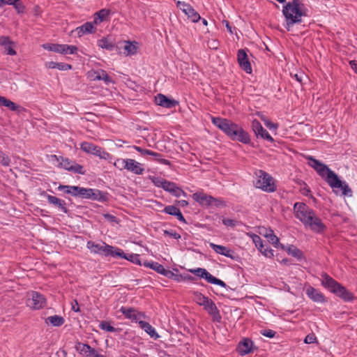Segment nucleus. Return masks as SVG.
<instances>
[{
	"label": "nucleus",
	"instance_id": "obj_1",
	"mask_svg": "<svg viewBox=\"0 0 357 357\" xmlns=\"http://www.w3.org/2000/svg\"><path fill=\"white\" fill-rule=\"evenodd\" d=\"M294 211L296 218L314 232L321 234L326 230V226L315 214L314 211L306 204L296 202L294 205Z\"/></svg>",
	"mask_w": 357,
	"mask_h": 357
},
{
	"label": "nucleus",
	"instance_id": "obj_2",
	"mask_svg": "<svg viewBox=\"0 0 357 357\" xmlns=\"http://www.w3.org/2000/svg\"><path fill=\"white\" fill-rule=\"evenodd\" d=\"M212 123L231 140L245 144H250V138L248 132L231 120L221 117H212Z\"/></svg>",
	"mask_w": 357,
	"mask_h": 357
},
{
	"label": "nucleus",
	"instance_id": "obj_3",
	"mask_svg": "<svg viewBox=\"0 0 357 357\" xmlns=\"http://www.w3.org/2000/svg\"><path fill=\"white\" fill-rule=\"evenodd\" d=\"M282 13L286 20L285 27L287 31H289L294 24L301 23V17L307 15L304 5L301 3L300 0H293L287 3L283 6Z\"/></svg>",
	"mask_w": 357,
	"mask_h": 357
},
{
	"label": "nucleus",
	"instance_id": "obj_4",
	"mask_svg": "<svg viewBox=\"0 0 357 357\" xmlns=\"http://www.w3.org/2000/svg\"><path fill=\"white\" fill-rule=\"evenodd\" d=\"M321 276V284L331 292L333 293L345 302H351L355 300L356 297L351 291H349L326 273H322Z\"/></svg>",
	"mask_w": 357,
	"mask_h": 357
},
{
	"label": "nucleus",
	"instance_id": "obj_5",
	"mask_svg": "<svg viewBox=\"0 0 357 357\" xmlns=\"http://www.w3.org/2000/svg\"><path fill=\"white\" fill-rule=\"evenodd\" d=\"M308 165L328 183L330 186L339 187L340 179L338 176L328 166L312 156L307 158Z\"/></svg>",
	"mask_w": 357,
	"mask_h": 357
},
{
	"label": "nucleus",
	"instance_id": "obj_6",
	"mask_svg": "<svg viewBox=\"0 0 357 357\" xmlns=\"http://www.w3.org/2000/svg\"><path fill=\"white\" fill-rule=\"evenodd\" d=\"M257 179L255 183V185L257 188H260L264 191L273 192L276 190V185L274 183L273 177L263 170H259L256 173Z\"/></svg>",
	"mask_w": 357,
	"mask_h": 357
},
{
	"label": "nucleus",
	"instance_id": "obj_7",
	"mask_svg": "<svg viewBox=\"0 0 357 357\" xmlns=\"http://www.w3.org/2000/svg\"><path fill=\"white\" fill-rule=\"evenodd\" d=\"M80 149L86 153L93 154L101 159L108 160L111 155L105 151L102 147L97 146L91 142H83L80 144Z\"/></svg>",
	"mask_w": 357,
	"mask_h": 357
},
{
	"label": "nucleus",
	"instance_id": "obj_8",
	"mask_svg": "<svg viewBox=\"0 0 357 357\" xmlns=\"http://www.w3.org/2000/svg\"><path fill=\"white\" fill-rule=\"evenodd\" d=\"M26 306L34 310H38L45 307V297L38 291H33L26 301Z\"/></svg>",
	"mask_w": 357,
	"mask_h": 357
},
{
	"label": "nucleus",
	"instance_id": "obj_9",
	"mask_svg": "<svg viewBox=\"0 0 357 357\" xmlns=\"http://www.w3.org/2000/svg\"><path fill=\"white\" fill-rule=\"evenodd\" d=\"M190 272L194 273L195 275L205 279L208 283L216 284L222 287H226L227 284L222 280L214 277L208 271L203 268H197L196 269H190Z\"/></svg>",
	"mask_w": 357,
	"mask_h": 357
},
{
	"label": "nucleus",
	"instance_id": "obj_10",
	"mask_svg": "<svg viewBox=\"0 0 357 357\" xmlns=\"http://www.w3.org/2000/svg\"><path fill=\"white\" fill-rule=\"evenodd\" d=\"M59 158L60 159H58V160L60 161V166L66 170L82 175L85 174L86 172L82 165L77 164L68 158H65L61 156H60Z\"/></svg>",
	"mask_w": 357,
	"mask_h": 357
},
{
	"label": "nucleus",
	"instance_id": "obj_11",
	"mask_svg": "<svg viewBox=\"0 0 357 357\" xmlns=\"http://www.w3.org/2000/svg\"><path fill=\"white\" fill-rule=\"evenodd\" d=\"M86 247L89 249L92 252L96 254H99L105 257L109 256V254H112L111 250L112 249V246L103 243L102 245L99 243H96L93 241H89L86 243Z\"/></svg>",
	"mask_w": 357,
	"mask_h": 357
},
{
	"label": "nucleus",
	"instance_id": "obj_12",
	"mask_svg": "<svg viewBox=\"0 0 357 357\" xmlns=\"http://www.w3.org/2000/svg\"><path fill=\"white\" fill-rule=\"evenodd\" d=\"M258 347L254 344L253 341L248 337L243 338L238 344L236 351L239 355L243 356L257 350Z\"/></svg>",
	"mask_w": 357,
	"mask_h": 357
},
{
	"label": "nucleus",
	"instance_id": "obj_13",
	"mask_svg": "<svg viewBox=\"0 0 357 357\" xmlns=\"http://www.w3.org/2000/svg\"><path fill=\"white\" fill-rule=\"evenodd\" d=\"M237 61L240 68L245 73L251 74L252 72L251 63L249 61L246 50L240 49L237 52Z\"/></svg>",
	"mask_w": 357,
	"mask_h": 357
},
{
	"label": "nucleus",
	"instance_id": "obj_14",
	"mask_svg": "<svg viewBox=\"0 0 357 357\" xmlns=\"http://www.w3.org/2000/svg\"><path fill=\"white\" fill-rule=\"evenodd\" d=\"M75 349L81 355L86 357H105V356L98 354L95 349L91 347L87 344L79 342H77Z\"/></svg>",
	"mask_w": 357,
	"mask_h": 357
},
{
	"label": "nucleus",
	"instance_id": "obj_15",
	"mask_svg": "<svg viewBox=\"0 0 357 357\" xmlns=\"http://www.w3.org/2000/svg\"><path fill=\"white\" fill-rule=\"evenodd\" d=\"M252 128L257 137H261L271 142H274L273 138L271 136L268 131L263 128L262 125L257 119L252 121Z\"/></svg>",
	"mask_w": 357,
	"mask_h": 357
},
{
	"label": "nucleus",
	"instance_id": "obj_16",
	"mask_svg": "<svg viewBox=\"0 0 357 357\" xmlns=\"http://www.w3.org/2000/svg\"><path fill=\"white\" fill-rule=\"evenodd\" d=\"M41 196H43L47 198V202L50 204H52L55 207H57L64 213H68L69 211L66 207V203L63 199H59L56 197L47 195L45 191H43L40 193Z\"/></svg>",
	"mask_w": 357,
	"mask_h": 357
},
{
	"label": "nucleus",
	"instance_id": "obj_17",
	"mask_svg": "<svg viewBox=\"0 0 357 357\" xmlns=\"http://www.w3.org/2000/svg\"><path fill=\"white\" fill-rule=\"evenodd\" d=\"M177 6L182 10L192 22H197L201 19L199 14L190 4L178 1Z\"/></svg>",
	"mask_w": 357,
	"mask_h": 357
},
{
	"label": "nucleus",
	"instance_id": "obj_18",
	"mask_svg": "<svg viewBox=\"0 0 357 357\" xmlns=\"http://www.w3.org/2000/svg\"><path fill=\"white\" fill-rule=\"evenodd\" d=\"M119 311L124 315L126 319H130L132 321L137 322L141 318H144L145 314L139 312L134 307H127L122 306Z\"/></svg>",
	"mask_w": 357,
	"mask_h": 357
},
{
	"label": "nucleus",
	"instance_id": "obj_19",
	"mask_svg": "<svg viewBox=\"0 0 357 357\" xmlns=\"http://www.w3.org/2000/svg\"><path fill=\"white\" fill-rule=\"evenodd\" d=\"M204 309L211 317L212 320L214 322L220 323L221 321L222 317L220 315V311L218 309L215 303L211 299H210L209 302H208L204 306Z\"/></svg>",
	"mask_w": 357,
	"mask_h": 357
},
{
	"label": "nucleus",
	"instance_id": "obj_20",
	"mask_svg": "<svg viewBox=\"0 0 357 357\" xmlns=\"http://www.w3.org/2000/svg\"><path fill=\"white\" fill-rule=\"evenodd\" d=\"M155 101L157 105L168 109L175 107L177 105H178V101L172 98H169L165 95L162 93H158L155 97Z\"/></svg>",
	"mask_w": 357,
	"mask_h": 357
},
{
	"label": "nucleus",
	"instance_id": "obj_21",
	"mask_svg": "<svg viewBox=\"0 0 357 357\" xmlns=\"http://www.w3.org/2000/svg\"><path fill=\"white\" fill-rule=\"evenodd\" d=\"M210 247L218 254L227 257L234 260L238 258V256L235 253V252L226 246L216 245L215 243H211L210 244Z\"/></svg>",
	"mask_w": 357,
	"mask_h": 357
},
{
	"label": "nucleus",
	"instance_id": "obj_22",
	"mask_svg": "<svg viewBox=\"0 0 357 357\" xmlns=\"http://www.w3.org/2000/svg\"><path fill=\"white\" fill-rule=\"evenodd\" d=\"M253 241L257 248V249L266 257L271 258L274 256L273 250L267 245L266 248L263 244V241L260 236L255 234L253 237Z\"/></svg>",
	"mask_w": 357,
	"mask_h": 357
},
{
	"label": "nucleus",
	"instance_id": "obj_23",
	"mask_svg": "<svg viewBox=\"0 0 357 357\" xmlns=\"http://www.w3.org/2000/svg\"><path fill=\"white\" fill-rule=\"evenodd\" d=\"M0 106L6 107L11 111L17 112L18 114L26 112V109L24 107L15 104L14 102L4 96H0Z\"/></svg>",
	"mask_w": 357,
	"mask_h": 357
},
{
	"label": "nucleus",
	"instance_id": "obj_24",
	"mask_svg": "<svg viewBox=\"0 0 357 357\" xmlns=\"http://www.w3.org/2000/svg\"><path fill=\"white\" fill-rule=\"evenodd\" d=\"M306 294L307 296L312 299L314 302L317 303H325L326 302V299L325 296L319 290L314 288L312 286H310L306 289Z\"/></svg>",
	"mask_w": 357,
	"mask_h": 357
},
{
	"label": "nucleus",
	"instance_id": "obj_25",
	"mask_svg": "<svg viewBox=\"0 0 357 357\" xmlns=\"http://www.w3.org/2000/svg\"><path fill=\"white\" fill-rule=\"evenodd\" d=\"M193 199L202 206L208 207L211 206V199L212 196L203 192H197L192 195Z\"/></svg>",
	"mask_w": 357,
	"mask_h": 357
},
{
	"label": "nucleus",
	"instance_id": "obj_26",
	"mask_svg": "<svg viewBox=\"0 0 357 357\" xmlns=\"http://www.w3.org/2000/svg\"><path fill=\"white\" fill-rule=\"evenodd\" d=\"M126 170L138 175L142 174L144 173V168L142 167V165L139 162L135 161L133 159H126Z\"/></svg>",
	"mask_w": 357,
	"mask_h": 357
},
{
	"label": "nucleus",
	"instance_id": "obj_27",
	"mask_svg": "<svg viewBox=\"0 0 357 357\" xmlns=\"http://www.w3.org/2000/svg\"><path fill=\"white\" fill-rule=\"evenodd\" d=\"M89 199L98 201L100 202H106L109 200L108 193L102 192L98 189L91 188V192H90Z\"/></svg>",
	"mask_w": 357,
	"mask_h": 357
},
{
	"label": "nucleus",
	"instance_id": "obj_28",
	"mask_svg": "<svg viewBox=\"0 0 357 357\" xmlns=\"http://www.w3.org/2000/svg\"><path fill=\"white\" fill-rule=\"evenodd\" d=\"M92 77L93 80H102L106 84L114 82L112 77H110L107 72L102 69L93 71Z\"/></svg>",
	"mask_w": 357,
	"mask_h": 357
},
{
	"label": "nucleus",
	"instance_id": "obj_29",
	"mask_svg": "<svg viewBox=\"0 0 357 357\" xmlns=\"http://www.w3.org/2000/svg\"><path fill=\"white\" fill-rule=\"evenodd\" d=\"M111 13V10L107 8H102L98 10L94 14L93 23L97 25L100 24L102 22L107 20Z\"/></svg>",
	"mask_w": 357,
	"mask_h": 357
},
{
	"label": "nucleus",
	"instance_id": "obj_30",
	"mask_svg": "<svg viewBox=\"0 0 357 357\" xmlns=\"http://www.w3.org/2000/svg\"><path fill=\"white\" fill-rule=\"evenodd\" d=\"M93 24V22H87L82 26L77 27L75 31H77L78 36L81 37L84 34L94 33L96 29L94 27Z\"/></svg>",
	"mask_w": 357,
	"mask_h": 357
},
{
	"label": "nucleus",
	"instance_id": "obj_31",
	"mask_svg": "<svg viewBox=\"0 0 357 357\" xmlns=\"http://www.w3.org/2000/svg\"><path fill=\"white\" fill-rule=\"evenodd\" d=\"M280 248L287 251L289 255L296 257L298 259H301L303 257L302 251L294 245H289L288 246H285L282 244L280 245Z\"/></svg>",
	"mask_w": 357,
	"mask_h": 357
},
{
	"label": "nucleus",
	"instance_id": "obj_32",
	"mask_svg": "<svg viewBox=\"0 0 357 357\" xmlns=\"http://www.w3.org/2000/svg\"><path fill=\"white\" fill-rule=\"evenodd\" d=\"M139 325L151 337L154 338L155 340L160 337L159 335L156 333L155 328L149 323L144 321H139Z\"/></svg>",
	"mask_w": 357,
	"mask_h": 357
},
{
	"label": "nucleus",
	"instance_id": "obj_33",
	"mask_svg": "<svg viewBox=\"0 0 357 357\" xmlns=\"http://www.w3.org/2000/svg\"><path fill=\"white\" fill-rule=\"evenodd\" d=\"M98 45L109 51H113L116 48L115 43L108 38H102L98 40Z\"/></svg>",
	"mask_w": 357,
	"mask_h": 357
},
{
	"label": "nucleus",
	"instance_id": "obj_34",
	"mask_svg": "<svg viewBox=\"0 0 357 357\" xmlns=\"http://www.w3.org/2000/svg\"><path fill=\"white\" fill-rule=\"evenodd\" d=\"M265 237L267 238L269 243L273 245L275 248H280L281 243H280L279 238L274 234L272 229H266Z\"/></svg>",
	"mask_w": 357,
	"mask_h": 357
},
{
	"label": "nucleus",
	"instance_id": "obj_35",
	"mask_svg": "<svg viewBox=\"0 0 357 357\" xmlns=\"http://www.w3.org/2000/svg\"><path fill=\"white\" fill-rule=\"evenodd\" d=\"M45 322L47 324H50L53 326H57L58 327V326H62L64 324L65 320H64V319L61 316L54 315V316L48 317L46 319Z\"/></svg>",
	"mask_w": 357,
	"mask_h": 357
},
{
	"label": "nucleus",
	"instance_id": "obj_36",
	"mask_svg": "<svg viewBox=\"0 0 357 357\" xmlns=\"http://www.w3.org/2000/svg\"><path fill=\"white\" fill-rule=\"evenodd\" d=\"M143 265L146 267H149V268H151V269L154 270L155 271H156L157 273L162 275L163 272L165 271V267L158 263V262H155V261H145L144 263H143Z\"/></svg>",
	"mask_w": 357,
	"mask_h": 357
},
{
	"label": "nucleus",
	"instance_id": "obj_37",
	"mask_svg": "<svg viewBox=\"0 0 357 357\" xmlns=\"http://www.w3.org/2000/svg\"><path fill=\"white\" fill-rule=\"evenodd\" d=\"M176 273H174L173 271L170 270L165 269V271L162 273V275L172 279L173 280H175L176 282H181L183 281V275L178 273V270L175 269Z\"/></svg>",
	"mask_w": 357,
	"mask_h": 357
},
{
	"label": "nucleus",
	"instance_id": "obj_38",
	"mask_svg": "<svg viewBox=\"0 0 357 357\" xmlns=\"http://www.w3.org/2000/svg\"><path fill=\"white\" fill-rule=\"evenodd\" d=\"M194 294V300L195 302L201 306H204L208 302H209L210 298L200 292L195 291Z\"/></svg>",
	"mask_w": 357,
	"mask_h": 357
},
{
	"label": "nucleus",
	"instance_id": "obj_39",
	"mask_svg": "<svg viewBox=\"0 0 357 357\" xmlns=\"http://www.w3.org/2000/svg\"><path fill=\"white\" fill-rule=\"evenodd\" d=\"M332 188H340L342 190V195H344V196H349V197H351L352 196V190L349 187V185L346 183H344V182H342L341 180H340V186L339 187H334V186H331Z\"/></svg>",
	"mask_w": 357,
	"mask_h": 357
},
{
	"label": "nucleus",
	"instance_id": "obj_40",
	"mask_svg": "<svg viewBox=\"0 0 357 357\" xmlns=\"http://www.w3.org/2000/svg\"><path fill=\"white\" fill-rule=\"evenodd\" d=\"M133 149H135L137 151L140 153V154L142 155H143V156L146 155H152V156H154V157H159L160 156V153H159L154 152V151L149 150V149H142L140 146H133Z\"/></svg>",
	"mask_w": 357,
	"mask_h": 357
},
{
	"label": "nucleus",
	"instance_id": "obj_41",
	"mask_svg": "<svg viewBox=\"0 0 357 357\" xmlns=\"http://www.w3.org/2000/svg\"><path fill=\"white\" fill-rule=\"evenodd\" d=\"M111 252H112V254H109V256H112L114 257H118L125 259L126 258L127 254L124 253V252L119 248H115V247L112 246Z\"/></svg>",
	"mask_w": 357,
	"mask_h": 357
},
{
	"label": "nucleus",
	"instance_id": "obj_42",
	"mask_svg": "<svg viewBox=\"0 0 357 357\" xmlns=\"http://www.w3.org/2000/svg\"><path fill=\"white\" fill-rule=\"evenodd\" d=\"M126 259L135 264L142 265L140 255L138 254H127Z\"/></svg>",
	"mask_w": 357,
	"mask_h": 357
},
{
	"label": "nucleus",
	"instance_id": "obj_43",
	"mask_svg": "<svg viewBox=\"0 0 357 357\" xmlns=\"http://www.w3.org/2000/svg\"><path fill=\"white\" fill-rule=\"evenodd\" d=\"M90 192H91V188H85L79 187L77 197L89 199Z\"/></svg>",
	"mask_w": 357,
	"mask_h": 357
},
{
	"label": "nucleus",
	"instance_id": "obj_44",
	"mask_svg": "<svg viewBox=\"0 0 357 357\" xmlns=\"http://www.w3.org/2000/svg\"><path fill=\"white\" fill-rule=\"evenodd\" d=\"M99 327L100 329L108 332H115L118 330L113 327L112 326H111L109 322L106 321H102L99 324Z\"/></svg>",
	"mask_w": 357,
	"mask_h": 357
},
{
	"label": "nucleus",
	"instance_id": "obj_45",
	"mask_svg": "<svg viewBox=\"0 0 357 357\" xmlns=\"http://www.w3.org/2000/svg\"><path fill=\"white\" fill-rule=\"evenodd\" d=\"M53 52L68 54V52L66 50V44H55L53 45Z\"/></svg>",
	"mask_w": 357,
	"mask_h": 357
},
{
	"label": "nucleus",
	"instance_id": "obj_46",
	"mask_svg": "<svg viewBox=\"0 0 357 357\" xmlns=\"http://www.w3.org/2000/svg\"><path fill=\"white\" fill-rule=\"evenodd\" d=\"M150 179L155 186L162 188H163L166 181V179L158 176H151L150 177Z\"/></svg>",
	"mask_w": 357,
	"mask_h": 357
},
{
	"label": "nucleus",
	"instance_id": "obj_47",
	"mask_svg": "<svg viewBox=\"0 0 357 357\" xmlns=\"http://www.w3.org/2000/svg\"><path fill=\"white\" fill-rule=\"evenodd\" d=\"M169 193L176 197H179L181 195L184 197L187 196L186 192L183 191L181 188H179L177 185H176L175 188L172 189Z\"/></svg>",
	"mask_w": 357,
	"mask_h": 357
},
{
	"label": "nucleus",
	"instance_id": "obj_48",
	"mask_svg": "<svg viewBox=\"0 0 357 357\" xmlns=\"http://www.w3.org/2000/svg\"><path fill=\"white\" fill-rule=\"evenodd\" d=\"M178 211H180V209L173 205L167 206L163 209L164 213L174 216L178 213Z\"/></svg>",
	"mask_w": 357,
	"mask_h": 357
},
{
	"label": "nucleus",
	"instance_id": "obj_49",
	"mask_svg": "<svg viewBox=\"0 0 357 357\" xmlns=\"http://www.w3.org/2000/svg\"><path fill=\"white\" fill-rule=\"evenodd\" d=\"M10 163V158L2 151H0V165L4 167H8Z\"/></svg>",
	"mask_w": 357,
	"mask_h": 357
},
{
	"label": "nucleus",
	"instance_id": "obj_50",
	"mask_svg": "<svg viewBox=\"0 0 357 357\" xmlns=\"http://www.w3.org/2000/svg\"><path fill=\"white\" fill-rule=\"evenodd\" d=\"M211 206H214L218 208L226 206V202L221 198H215L212 197V199H211Z\"/></svg>",
	"mask_w": 357,
	"mask_h": 357
},
{
	"label": "nucleus",
	"instance_id": "obj_51",
	"mask_svg": "<svg viewBox=\"0 0 357 357\" xmlns=\"http://www.w3.org/2000/svg\"><path fill=\"white\" fill-rule=\"evenodd\" d=\"M114 165L119 170L126 169L127 165L126 159L118 158L114 162Z\"/></svg>",
	"mask_w": 357,
	"mask_h": 357
},
{
	"label": "nucleus",
	"instance_id": "obj_52",
	"mask_svg": "<svg viewBox=\"0 0 357 357\" xmlns=\"http://www.w3.org/2000/svg\"><path fill=\"white\" fill-rule=\"evenodd\" d=\"M124 50L127 52L128 54H134L137 52V47L130 42H127L124 46Z\"/></svg>",
	"mask_w": 357,
	"mask_h": 357
},
{
	"label": "nucleus",
	"instance_id": "obj_53",
	"mask_svg": "<svg viewBox=\"0 0 357 357\" xmlns=\"http://www.w3.org/2000/svg\"><path fill=\"white\" fill-rule=\"evenodd\" d=\"M13 6H14V8H15L18 13H23L24 12L25 6H24L21 0H17V1H16L15 2V4H13Z\"/></svg>",
	"mask_w": 357,
	"mask_h": 357
},
{
	"label": "nucleus",
	"instance_id": "obj_54",
	"mask_svg": "<svg viewBox=\"0 0 357 357\" xmlns=\"http://www.w3.org/2000/svg\"><path fill=\"white\" fill-rule=\"evenodd\" d=\"M163 233H164V235L169 236L172 237L177 240L180 239L181 237L178 233H177L176 231L172 230V229L164 230Z\"/></svg>",
	"mask_w": 357,
	"mask_h": 357
},
{
	"label": "nucleus",
	"instance_id": "obj_55",
	"mask_svg": "<svg viewBox=\"0 0 357 357\" xmlns=\"http://www.w3.org/2000/svg\"><path fill=\"white\" fill-rule=\"evenodd\" d=\"M300 191L302 195H303L306 197L310 196L312 198L313 197L312 195L310 194L311 190H310V188L305 182H303V187L301 188Z\"/></svg>",
	"mask_w": 357,
	"mask_h": 357
},
{
	"label": "nucleus",
	"instance_id": "obj_56",
	"mask_svg": "<svg viewBox=\"0 0 357 357\" xmlns=\"http://www.w3.org/2000/svg\"><path fill=\"white\" fill-rule=\"evenodd\" d=\"M260 333L265 337L273 338L275 336L276 332L271 329H264L261 330Z\"/></svg>",
	"mask_w": 357,
	"mask_h": 357
},
{
	"label": "nucleus",
	"instance_id": "obj_57",
	"mask_svg": "<svg viewBox=\"0 0 357 357\" xmlns=\"http://www.w3.org/2000/svg\"><path fill=\"white\" fill-rule=\"evenodd\" d=\"M176 185V184L175 183L166 180L162 189L168 192H170L172 189L175 188Z\"/></svg>",
	"mask_w": 357,
	"mask_h": 357
},
{
	"label": "nucleus",
	"instance_id": "obj_58",
	"mask_svg": "<svg viewBox=\"0 0 357 357\" xmlns=\"http://www.w3.org/2000/svg\"><path fill=\"white\" fill-rule=\"evenodd\" d=\"M236 221L235 220H233V219H230V218H224L222 219V223L227 226V227H236Z\"/></svg>",
	"mask_w": 357,
	"mask_h": 357
},
{
	"label": "nucleus",
	"instance_id": "obj_59",
	"mask_svg": "<svg viewBox=\"0 0 357 357\" xmlns=\"http://www.w3.org/2000/svg\"><path fill=\"white\" fill-rule=\"evenodd\" d=\"M56 68L59 70H68L72 69V66L70 64L66 63L57 62Z\"/></svg>",
	"mask_w": 357,
	"mask_h": 357
},
{
	"label": "nucleus",
	"instance_id": "obj_60",
	"mask_svg": "<svg viewBox=\"0 0 357 357\" xmlns=\"http://www.w3.org/2000/svg\"><path fill=\"white\" fill-rule=\"evenodd\" d=\"M12 42L10 41L9 37L8 36H1L0 37V45L3 46L4 47L8 45H10Z\"/></svg>",
	"mask_w": 357,
	"mask_h": 357
},
{
	"label": "nucleus",
	"instance_id": "obj_61",
	"mask_svg": "<svg viewBox=\"0 0 357 357\" xmlns=\"http://www.w3.org/2000/svg\"><path fill=\"white\" fill-rule=\"evenodd\" d=\"M161 156H162V155L160 153V156L155 157V160H157L158 162H159L160 164L165 165H170V164H171L170 161L167 159L162 158Z\"/></svg>",
	"mask_w": 357,
	"mask_h": 357
},
{
	"label": "nucleus",
	"instance_id": "obj_62",
	"mask_svg": "<svg viewBox=\"0 0 357 357\" xmlns=\"http://www.w3.org/2000/svg\"><path fill=\"white\" fill-rule=\"evenodd\" d=\"M66 50L68 52V54H73L77 53L78 48L75 45H66Z\"/></svg>",
	"mask_w": 357,
	"mask_h": 357
},
{
	"label": "nucleus",
	"instance_id": "obj_63",
	"mask_svg": "<svg viewBox=\"0 0 357 357\" xmlns=\"http://www.w3.org/2000/svg\"><path fill=\"white\" fill-rule=\"evenodd\" d=\"M79 187L80 186H75V185H72L70 189H71L70 190V194L73 197H78V192H79Z\"/></svg>",
	"mask_w": 357,
	"mask_h": 357
},
{
	"label": "nucleus",
	"instance_id": "obj_64",
	"mask_svg": "<svg viewBox=\"0 0 357 357\" xmlns=\"http://www.w3.org/2000/svg\"><path fill=\"white\" fill-rule=\"evenodd\" d=\"M6 51L7 52V54L11 56L16 54V51L10 46V45H8L5 47Z\"/></svg>",
	"mask_w": 357,
	"mask_h": 357
}]
</instances>
